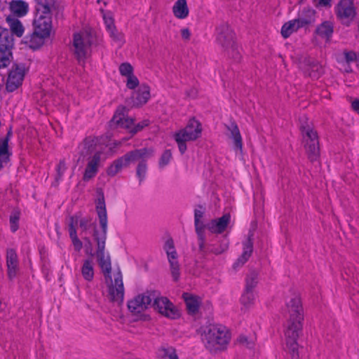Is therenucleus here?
Instances as JSON below:
<instances>
[{
  "mask_svg": "<svg viewBox=\"0 0 359 359\" xmlns=\"http://www.w3.org/2000/svg\"><path fill=\"white\" fill-rule=\"evenodd\" d=\"M96 211L99 218L100 229L94 231V239L97 242V257L99 265L104 275L107 284L108 295L113 302L121 303L124 299L123 277L119 269L111 272L110 257L104 252L107 231V214L104 198L97 201Z\"/></svg>",
  "mask_w": 359,
  "mask_h": 359,
  "instance_id": "1",
  "label": "nucleus"
},
{
  "mask_svg": "<svg viewBox=\"0 0 359 359\" xmlns=\"http://www.w3.org/2000/svg\"><path fill=\"white\" fill-rule=\"evenodd\" d=\"M117 143L102 137H88L78 147L81 156L86 160L83 180L86 182L94 178L100 167L110 156Z\"/></svg>",
  "mask_w": 359,
  "mask_h": 359,
  "instance_id": "2",
  "label": "nucleus"
},
{
  "mask_svg": "<svg viewBox=\"0 0 359 359\" xmlns=\"http://www.w3.org/2000/svg\"><path fill=\"white\" fill-rule=\"evenodd\" d=\"M283 313L286 319L285 350L292 359H299L297 339L302 332L304 320V309L299 294H294L286 299Z\"/></svg>",
  "mask_w": 359,
  "mask_h": 359,
  "instance_id": "3",
  "label": "nucleus"
},
{
  "mask_svg": "<svg viewBox=\"0 0 359 359\" xmlns=\"http://www.w3.org/2000/svg\"><path fill=\"white\" fill-rule=\"evenodd\" d=\"M43 8L36 9L33 21L34 32L30 36L29 47L36 49L41 46L45 39L54 32L51 11H44Z\"/></svg>",
  "mask_w": 359,
  "mask_h": 359,
  "instance_id": "4",
  "label": "nucleus"
},
{
  "mask_svg": "<svg viewBox=\"0 0 359 359\" xmlns=\"http://www.w3.org/2000/svg\"><path fill=\"white\" fill-rule=\"evenodd\" d=\"M203 341L210 351L224 350L231 339L229 330L222 325H210L203 332Z\"/></svg>",
  "mask_w": 359,
  "mask_h": 359,
  "instance_id": "5",
  "label": "nucleus"
},
{
  "mask_svg": "<svg viewBox=\"0 0 359 359\" xmlns=\"http://www.w3.org/2000/svg\"><path fill=\"white\" fill-rule=\"evenodd\" d=\"M96 43V36L90 31L83 30L74 34L72 48L79 62H86L91 55L92 48Z\"/></svg>",
  "mask_w": 359,
  "mask_h": 359,
  "instance_id": "6",
  "label": "nucleus"
},
{
  "mask_svg": "<svg viewBox=\"0 0 359 359\" xmlns=\"http://www.w3.org/2000/svg\"><path fill=\"white\" fill-rule=\"evenodd\" d=\"M201 123L193 118L189 119L186 126L173 135V138L177 144L179 150L182 154L187 151V142L195 141L201 137L202 135Z\"/></svg>",
  "mask_w": 359,
  "mask_h": 359,
  "instance_id": "7",
  "label": "nucleus"
},
{
  "mask_svg": "<svg viewBox=\"0 0 359 359\" xmlns=\"http://www.w3.org/2000/svg\"><path fill=\"white\" fill-rule=\"evenodd\" d=\"M153 150L151 149H142L135 150L126 154L123 156L114 161L107 170L109 176H115L123 168L128 167L130 164L134 163L140 159L151 156Z\"/></svg>",
  "mask_w": 359,
  "mask_h": 359,
  "instance_id": "8",
  "label": "nucleus"
},
{
  "mask_svg": "<svg viewBox=\"0 0 359 359\" xmlns=\"http://www.w3.org/2000/svg\"><path fill=\"white\" fill-rule=\"evenodd\" d=\"M152 302L151 293L145 292L138 294L129 299L127 307L136 320H147L149 316L145 313Z\"/></svg>",
  "mask_w": 359,
  "mask_h": 359,
  "instance_id": "9",
  "label": "nucleus"
},
{
  "mask_svg": "<svg viewBox=\"0 0 359 359\" xmlns=\"http://www.w3.org/2000/svg\"><path fill=\"white\" fill-rule=\"evenodd\" d=\"M153 307L160 316L169 320H177L181 317V311L178 306L166 297H156L154 299Z\"/></svg>",
  "mask_w": 359,
  "mask_h": 359,
  "instance_id": "10",
  "label": "nucleus"
},
{
  "mask_svg": "<svg viewBox=\"0 0 359 359\" xmlns=\"http://www.w3.org/2000/svg\"><path fill=\"white\" fill-rule=\"evenodd\" d=\"M233 32L226 25H222L217 29V41L233 57L238 53V46L235 42Z\"/></svg>",
  "mask_w": 359,
  "mask_h": 359,
  "instance_id": "11",
  "label": "nucleus"
},
{
  "mask_svg": "<svg viewBox=\"0 0 359 359\" xmlns=\"http://www.w3.org/2000/svg\"><path fill=\"white\" fill-rule=\"evenodd\" d=\"M304 147L309 158L315 161L319 156L318 139L316 132L310 126H302Z\"/></svg>",
  "mask_w": 359,
  "mask_h": 359,
  "instance_id": "12",
  "label": "nucleus"
},
{
  "mask_svg": "<svg viewBox=\"0 0 359 359\" xmlns=\"http://www.w3.org/2000/svg\"><path fill=\"white\" fill-rule=\"evenodd\" d=\"M26 74L25 68L22 65H15L8 72L6 88L8 92H13L22 84Z\"/></svg>",
  "mask_w": 359,
  "mask_h": 359,
  "instance_id": "13",
  "label": "nucleus"
},
{
  "mask_svg": "<svg viewBox=\"0 0 359 359\" xmlns=\"http://www.w3.org/2000/svg\"><path fill=\"white\" fill-rule=\"evenodd\" d=\"M335 13L343 24L349 25L355 15L353 1L351 0H341L335 7Z\"/></svg>",
  "mask_w": 359,
  "mask_h": 359,
  "instance_id": "14",
  "label": "nucleus"
},
{
  "mask_svg": "<svg viewBox=\"0 0 359 359\" xmlns=\"http://www.w3.org/2000/svg\"><path fill=\"white\" fill-rule=\"evenodd\" d=\"M111 127L117 126L125 128L133 134L134 129V120L128 116V110L125 107L120 106L117 108L111 121H110Z\"/></svg>",
  "mask_w": 359,
  "mask_h": 359,
  "instance_id": "15",
  "label": "nucleus"
},
{
  "mask_svg": "<svg viewBox=\"0 0 359 359\" xmlns=\"http://www.w3.org/2000/svg\"><path fill=\"white\" fill-rule=\"evenodd\" d=\"M163 248L167 254L173 279L177 280L180 277V265L173 241L172 239H168L165 243Z\"/></svg>",
  "mask_w": 359,
  "mask_h": 359,
  "instance_id": "16",
  "label": "nucleus"
},
{
  "mask_svg": "<svg viewBox=\"0 0 359 359\" xmlns=\"http://www.w3.org/2000/svg\"><path fill=\"white\" fill-rule=\"evenodd\" d=\"M311 20V18L309 20L296 18L286 22L281 27L280 33L284 39L288 38L300 28L309 25Z\"/></svg>",
  "mask_w": 359,
  "mask_h": 359,
  "instance_id": "17",
  "label": "nucleus"
},
{
  "mask_svg": "<svg viewBox=\"0 0 359 359\" xmlns=\"http://www.w3.org/2000/svg\"><path fill=\"white\" fill-rule=\"evenodd\" d=\"M102 17L110 37L118 46H121L124 43L123 35L117 31L112 15L110 13H103Z\"/></svg>",
  "mask_w": 359,
  "mask_h": 359,
  "instance_id": "18",
  "label": "nucleus"
},
{
  "mask_svg": "<svg viewBox=\"0 0 359 359\" xmlns=\"http://www.w3.org/2000/svg\"><path fill=\"white\" fill-rule=\"evenodd\" d=\"M231 223V217L229 213L223 215L221 217L211 220L208 224V229L214 233H222Z\"/></svg>",
  "mask_w": 359,
  "mask_h": 359,
  "instance_id": "19",
  "label": "nucleus"
},
{
  "mask_svg": "<svg viewBox=\"0 0 359 359\" xmlns=\"http://www.w3.org/2000/svg\"><path fill=\"white\" fill-rule=\"evenodd\" d=\"M133 104L140 107L145 104L150 99V88L146 84H141L138 88L133 93Z\"/></svg>",
  "mask_w": 359,
  "mask_h": 359,
  "instance_id": "20",
  "label": "nucleus"
},
{
  "mask_svg": "<svg viewBox=\"0 0 359 359\" xmlns=\"http://www.w3.org/2000/svg\"><path fill=\"white\" fill-rule=\"evenodd\" d=\"M18 259L16 252L13 249H8L6 252L7 274L9 279L15 278L18 271Z\"/></svg>",
  "mask_w": 359,
  "mask_h": 359,
  "instance_id": "21",
  "label": "nucleus"
},
{
  "mask_svg": "<svg viewBox=\"0 0 359 359\" xmlns=\"http://www.w3.org/2000/svg\"><path fill=\"white\" fill-rule=\"evenodd\" d=\"M334 32V25L331 21H324L318 25L315 30L316 37L330 41Z\"/></svg>",
  "mask_w": 359,
  "mask_h": 359,
  "instance_id": "22",
  "label": "nucleus"
},
{
  "mask_svg": "<svg viewBox=\"0 0 359 359\" xmlns=\"http://www.w3.org/2000/svg\"><path fill=\"white\" fill-rule=\"evenodd\" d=\"M81 273L83 279L88 282H91L95 276V262L93 257H88L82 261Z\"/></svg>",
  "mask_w": 359,
  "mask_h": 359,
  "instance_id": "23",
  "label": "nucleus"
},
{
  "mask_svg": "<svg viewBox=\"0 0 359 359\" xmlns=\"http://www.w3.org/2000/svg\"><path fill=\"white\" fill-rule=\"evenodd\" d=\"M173 15L179 20H184L189 15L187 0H177L172 8Z\"/></svg>",
  "mask_w": 359,
  "mask_h": 359,
  "instance_id": "24",
  "label": "nucleus"
},
{
  "mask_svg": "<svg viewBox=\"0 0 359 359\" xmlns=\"http://www.w3.org/2000/svg\"><path fill=\"white\" fill-rule=\"evenodd\" d=\"M8 135L2 140H0V170L8 165L10 157L12 154L8 149Z\"/></svg>",
  "mask_w": 359,
  "mask_h": 359,
  "instance_id": "25",
  "label": "nucleus"
},
{
  "mask_svg": "<svg viewBox=\"0 0 359 359\" xmlns=\"http://www.w3.org/2000/svg\"><path fill=\"white\" fill-rule=\"evenodd\" d=\"M10 9L18 17H23L29 11V4L22 0H13L10 3Z\"/></svg>",
  "mask_w": 359,
  "mask_h": 359,
  "instance_id": "26",
  "label": "nucleus"
},
{
  "mask_svg": "<svg viewBox=\"0 0 359 359\" xmlns=\"http://www.w3.org/2000/svg\"><path fill=\"white\" fill-rule=\"evenodd\" d=\"M231 132V137L233 141L234 149L238 151L240 153L243 152V141L242 137L240 133L239 129L235 123H231L228 127Z\"/></svg>",
  "mask_w": 359,
  "mask_h": 359,
  "instance_id": "27",
  "label": "nucleus"
},
{
  "mask_svg": "<svg viewBox=\"0 0 359 359\" xmlns=\"http://www.w3.org/2000/svg\"><path fill=\"white\" fill-rule=\"evenodd\" d=\"M252 248L253 245L252 238L249 237L248 241L243 243L242 255L238 258L235 265L238 266L245 264L252 255Z\"/></svg>",
  "mask_w": 359,
  "mask_h": 359,
  "instance_id": "28",
  "label": "nucleus"
},
{
  "mask_svg": "<svg viewBox=\"0 0 359 359\" xmlns=\"http://www.w3.org/2000/svg\"><path fill=\"white\" fill-rule=\"evenodd\" d=\"M183 299L186 303L187 309L189 313L194 314L197 312L200 301L199 299L191 294L184 293Z\"/></svg>",
  "mask_w": 359,
  "mask_h": 359,
  "instance_id": "29",
  "label": "nucleus"
},
{
  "mask_svg": "<svg viewBox=\"0 0 359 359\" xmlns=\"http://www.w3.org/2000/svg\"><path fill=\"white\" fill-rule=\"evenodd\" d=\"M13 47L11 46V43L4 47L0 46V69L8 67L11 63Z\"/></svg>",
  "mask_w": 359,
  "mask_h": 359,
  "instance_id": "30",
  "label": "nucleus"
},
{
  "mask_svg": "<svg viewBox=\"0 0 359 359\" xmlns=\"http://www.w3.org/2000/svg\"><path fill=\"white\" fill-rule=\"evenodd\" d=\"M6 20L9 25L12 33L16 35L18 37H21L25 32L24 27L21 22L18 19H15L11 17H8Z\"/></svg>",
  "mask_w": 359,
  "mask_h": 359,
  "instance_id": "31",
  "label": "nucleus"
},
{
  "mask_svg": "<svg viewBox=\"0 0 359 359\" xmlns=\"http://www.w3.org/2000/svg\"><path fill=\"white\" fill-rule=\"evenodd\" d=\"M69 233L74 250L79 252L83 247V243L77 236L76 230L74 225V218H72V222L69 226Z\"/></svg>",
  "mask_w": 359,
  "mask_h": 359,
  "instance_id": "32",
  "label": "nucleus"
},
{
  "mask_svg": "<svg viewBox=\"0 0 359 359\" xmlns=\"http://www.w3.org/2000/svg\"><path fill=\"white\" fill-rule=\"evenodd\" d=\"M255 299L256 294L255 292L244 290L241 297V303L244 307L248 309L255 304Z\"/></svg>",
  "mask_w": 359,
  "mask_h": 359,
  "instance_id": "33",
  "label": "nucleus"
},
{
  "mask_svg": "<svg viewBox=\"0 0 359 359\" xmlns=\"http://www.w3.org/2000/svg\"><path fill=\"white\" fill-rule=\"evenodd\" d=\"M11 43L13 46V39L10 31L6 28L0 27V46H6Z\"/></svg>",
  "mask_w": 359,
  "mask_h": 359,
  "instance_id": "34",
  "label": "nucleus"
},
{
  "mask_svg": "<svg viewBox=\"0 0 359 359\" xmlns=\"http://www.w3.org/2000/svg\"><path fill=\"white\" fill-rule=\"evenodd\" d=\"M158 356L161 359H179L176 350L172 346L161 348Z\"/></svg>",
  "mask_w": 359,
  "mask_h": 359,
  "instance_id": "35",
  "label": "nucleus"
},
{
  "mask_svg": "<svg viewBox=\"0 0 359 359\" xmlns=\"http://www.w3.org/2000/svg\"><path fill=\"white\" fill-rule=\"evenodd\" d=\"M118 71L120 74L125 78H127L134 74L133 67L129 62L121 63L119 65Z\"/></svg>",
  "mask_w": 359,
  "mask_h": 359,
  "instance_id": "36",
  "label": "nucleus"
},
{
  "mask_svg": "<svg viewBox=\"0 0 359 359\" xmlns=\"http://www.w3.org/2000/svg\"><path fill=\"white\" fill-rule=\"evenodd\" d=\"M315 11L310 8H304L301 13L299 14L297 18H304L306 20H309L311 18V22L309 24L315 21Z\"/></svg>",
  "mask_w": 359,
  "mask_h": 359,
  "instance_id": "37",
  "label": "nucleus"
},
{
  "mask_svg": "<svg viewBox=\"0 0 359 359\" xmlns=\"http://www.w3.org/2000/svg\"><path fill=\"white\" fill-rule=\"evenodd\" d=\"M20 212H13L10 216V227L12 232H15L19 228Z\"/></svg>",
  "mask_w": 359,
  "mask_h": 359,
  "instance_id": "38",
  "label": "nucleus"
},
{
  "mask_svg": "<svg viewBox=\"0 0 359 359\" xmlns=\"http://www.w3.org/2000/svg\"><path fill=\"white\" fill-rule=\"evenodd\" d=\"M257 284V276L255 274L249 276L246 278L245 290L246 291L255 292L254 289Z\"/></svg>",
  "mask_w": 359,
  "mask_h": 359,
  "instance_id": "39",
  "label": "nucleus"
},
{
  "mask_svg": "<svg viewBox=\"0 0 359 359\" xmlns=\"http://www.w3.org/2000/svg\"><path fill=\"white\" fill-rule=\"evenodd\" d=\"M201 217H202V212L201 211H196L195 212L196 231L198 235L201 238L203 237V223L201 221Z\"/></svg>",
  "mask_w": 359,
  "mask_h": 359,
  "instance_id": "40",
  "label": "nucleus"
},
{
  "mask_svg": "<svg viewBox=\"0 0 359 359\" xmlns=\"http://www.w3.org/2000/svg\"><path fill=\"white\" fill-rule=\"evenodd\" d=\"M149 157H146L144 159H140L138 161H140L137 168V175L138 178L140 179V181H142L145 177L146 172H147V165L144 162L146 159H147Z\"/></svg>",
  "mask_w": 359,
  "mask_h": 359,
  "instance_id": "41",
  "label": "nucleus"
},
{
  "mask_svg": "<svg viewBox=\"0 0 359 359\" xmlns=\"http://www.w3.org/2000/svg\"><path fill=\"white\" fill-rule=\"evenodd\" d=\"M37 2L36 9L43 8L44 11H51L54 4V0H36Z\"/></svg>",
  "mask_w": 359,
  "mask_h": 359,
  "instance_id": "42",
  "label": "nucleus"
},
{
  "mask_svg": "<svg viewBox=\"0 0 359 359\" xmlns=\"http://www.w3.org/2000/svg\"><path fill=\"white\" fill-rule=\"evenodd\" d=\"M126 85L128 89L133 90L140 86L137 77L133 74L130 76L126 78Z\"/></svg>",
  "mask_w": 359,
  "mask_h": 359,
  "instance_id": "43",
  "label": "nucleus"
},
{
  "mask_svg": "<svg viewBox=\"0 0 359 359\" xmlns=\"http://www.w3.org/2000/svg\"><path fill=\"white\" fill-rule=\"evenodd\" d=\"M172 158V153L170 150H165L163 154L161 155V157L159 161V165L160 167H164L168 164Z\"/></svg>",
  "mask_w": 359,
  "mask_h": 359,
  "instance_id": "44",
  "label": "nucleus"
},
{
  "mask_svg": "<svg viewBox=\"0 0 359 359\" xmlns=\"http://www.w3.org/2000/svg\"><path fill=\"white\" fill-rule=\"evenodd\" d=\"M180 36L183 41H188L191 36V32L188 27H183L180 29Z\"/></svg>",
  "mask_w": 359,
  "mask_h": 359,
  "instance_id": "45",
  "label": "nucleus"
},
{
  "mask_svg": "<svg viewBox=\"0 0 359 359\" xmlns=\"http://www.w3.org/2000/svg\"><path fill=\"white\" fill-rule=\"evenodd\" d=\"M149 121L148 120H143L141 122L138 123L137 124H135L134 129L133 130V135L135 134L136 133L140 131L144 128L147 126L149 125Z\"/></svg>",
  "mask_w": 359,
  "mask_h": 359,
  "instance_id": "46",
  "label": "nucleus"
},
{
  "mask_svg": "<svg viewBox=\"0 0 359 359\" xmlns=\"http://www.w3.org/2000/svg\"><path fill=\"white\" fill-rule=\"evenodd\" d=\"M344 56L346 62H351L354 60H356L358 62V55H356V54L354 52H346L344 53Z\"/></svg>",
  "mask_w": 359,
  "mask_h": 359,
  "instance_id": "47",
  "label": "nucleus"
},
{
  "mask_svg": "<svg viewBox=\"0 0 359 359\" xmlns=\"http://www.w3.org/2000/svg\"><path fill=\"white\" fill-rule=\"evenodd\" d=\"M331 0H315L316 6L318 7H330Z\"/></svg>",
  "mask_w": 359,
  "mask_h": 359,
  "instance_id": "48",
  "label": "nucleus"
},
{
  "mask_svg": "<svg viewBox=\"0 0 359 359\" xmlns=\"http://www.w3.org/2000/svg\"><path fill=\"white\" fill-rule=\"evenodd\" d=\"M79 225L83 231H86L90 225V222L86 218H81L79 221Z\"/></svg>",
  "mask_w": 359,
  "mask_h": 359,
  "instance_id": "49",
  "label": "nucleus"
},
{
  "mask_svg": "<svg viewBox=\"0 0 359 359\" xmlns=\"http://www.w3.org/2000/svg\"><path fill=\"white\" fill-rule=\"evenodd\" d=\"M85 244V252L87 255H93V249L90 240L88 238H84Z\"/></svg>",
  "mask_w": 359,
  "mask_h": 359,
  "instance_id": "50",
  "label": "nucleus"
},
{
  "mask_svg": "<svg viewBox=\"0 0 359 359\" xmlns=\"http://www.w3.org/2000/svg\"><path fill=\"white\" fill-rule=\"evenodd\" d=\"M65 170H66L65 163L64 161H60L57 166V170L58 174L60 175H62L64 173V172L65 171Z\"/></svg>",
  "mask_w": 359,
  "mask_h": 359,
  "instance_id": "51",
  "label": "nucleus"
},
{
  "mask_svg": "<svg viewBox=\"0 0 359 359\" xmlns=\"http://www.w3.org/2000/svg\"><path fill=\"white\" fill-rule=\"evenodd\" d=\"M227 248H228V243L226 242L225 243H224L222 245V246L221 247L220 249L214 250V252L215 254H220V253H222L223 252H224L225 250H226Z\"/></svg>",
  "mask_w": 359,
  "mask_h": 359,
  "instance_id": "52",
  "label": "nucleus"
},
{
  "mask_svg": "<svg viewBox=\"0 0 359 359\" xmlns=\"http://www.w3.org/2000/svg\"><path fill=\"white\" fill-rule=\"evenodd\" d=\"M351 106L354 111L359 113V100H355L353 101Z\"/></svg>",
  "mask_w": 359,
  "mask_h": 359,
  "instance_id": "53",
  "label": "nucleus"
}]
</instances>
